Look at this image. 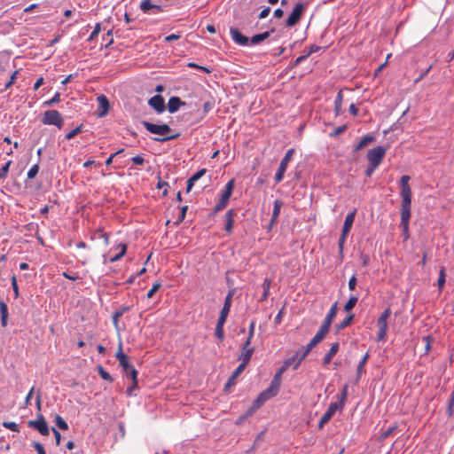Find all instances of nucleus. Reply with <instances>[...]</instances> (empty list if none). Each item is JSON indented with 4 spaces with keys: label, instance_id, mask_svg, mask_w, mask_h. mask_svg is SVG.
<instances>
[{
    "label": "nucleus",
    "instance_id": "obj_1",
    "mask_svg": "<svg viewBox=\"0 0 454 454\" xmlns=\"http://www.w3.org/2000/svg\"><path fill=\"white\" fill-rule=\"evenodd\" d=\"M410 176L403 175L400 178V195L402 198L401 202V221L400 224L403 228V237L404 240L409 239V222L411 219V189L409 184Z\"/></svg>",
    "mask_w": 454,
    "mask_h": 454
},
{
    "label": "nucleus",
    "instance_id": "obj_2",
    "mask_svg": "<svg viewBox=\"0 0 454 454\" xmlns=\"http://www.w3.org/2000/svg\"><path fill=\"white\" fill-rule=\"evenodd\" d=\"M143 126L145 128L147 131H149L152 134H156L159 136H161L160 137H153V139L157 142H166L173 139H176L179 137L180 134L176 133L174 135H169L171 132V128L168 124H154L152 122H149L147 121H144L142 122Z\"/></svg>",
    "mask_w": 454,
    "mask_h": 454
},
{
    "label": "nucleus",
    "instance_id": "obj_3",
    "mask_svg": "<svg viewBox=\"0 0 454 454\" xmlns=\"http://www.w3.org/2000/svg\"><path fill=\"white\" fill-rule=\"evenodd\" d=\"M118 359L120 365L122 367V370L126 375V377L129 378L132 381H134V386H137V371L134 368V366L129 364L128 356L122 352L121 343L119 345V349L115 355Z\"/></svg>",
    "mask_w": 454,
    "mask_h": 454
},
{
    "label": "nucleus",
    "instance_id": "obj_4",
    "mask_svg": "<svg viewBox=\"0 0 454 454\" xmlns=\"http://www.w3.org/2000/svg\"><path fill=\"white\" fill-rule=\"evenodd\" d=\"M356 214V209H354L352 212L348 213L346 215L344 224L342 227L341 235L339 239V244H338L340 253H342V251H343V247H344V243L346 241L347 236H348V232L350 231L352 225L354 223Z\"/></svg>",
    "mask_w": 454,
    "mask_h": 454
},
{
    "label": "nucleus",
    "instance_id": "obj_5",
    "mask_svg": "<svg viewBox=\"0 0 454 454\" xmlns=\"http://www.w3.org/2000/svg\"><path fill=\"white\" fill-rule=\"evenodd\" d=\"M42 122L45 125H55L61 129L64 121L60 113L57 110H48L43 114Z\"/></svg>",
    "mask_w": 454,
    "mask_h": 454
},
{
    "label": "nucleus",
    "instance_id": "obj_6",
    "mask_svg": "<svg viewBox=\"0 0 454 454\" xmlns=\"http://www.w3.org/2000/svg\"><path fill=\"white\" fill-rule=\"evenodd\" d=\"M233 187H234V180L231 179L226 184L225 190H224L223 193L222 194L219 202L214 207L213 215L223 210L227 206L229 199L231 198V196L232 194Z\"/></svg>",
    "mask_w": 454,
    "mask_h": 454
},
{
    "label": "nucleus",
    "instance_id": "obj_7",
    "mask_svg": "<svg viewBox=\"0 0 454 454\" xmlns=\"http://www.w3.org/2000/svg\"><path fill=\"white\" fill-rule=\"evenodd\" d=\"M386 153L387 149L383 146L379 145L373 147L368 151L367 160L370 164L379 167L381 161L383 160Z\"/></svg>",
    "mask_w": 454,
    "mask_h": 454
},
{
    "label": "nucleus",
    "instance_id": "obj_8",
    "mask_svg": "<svg viewBox=\"0 0 454 454\" xmlns=\"http://www.w3.org/2000/svg\"><path fill=\"white\" fill-rule=\"evenodd\" d=\"M294 153V149L291 148L286 152V155L281 160L278 169L274 177L276 183H280L283 180L285 172L287 168L288 163L290 162Z\"/></svg>",
    "mask_w": 454,
    "mask_h": 454
},
{
    "label": "nucleus",
    "instance_id": "obj_9",
    "mask_svg": "<svg viewBox=\"0 0 454 454\" xmlns=\"http://www.w3.org/2000/svg\"><path fill=\"white\" fill-rule=\"evenodd\" d=\"M306 5L302 3H298L295 4L294 10L288 16L286 25V27H294L301 20L304 11H305Z\"/></svg>",
    "mask_w": 454,
    "mask_h": 454
},
{
    "label": "nucleus",
    "instance_id": "obj_10",
    "mask_svg": "<svg viewBox=\"0 0 454 454\" xmlns=\"http://www.w3.org/2000/svg\"><path fill=\"white\" fill-rule=\"evenodd\" d=\"M342 403H330L328 409L324 413V415L321 417L319 422H318V427L322 428L333 417V415L337 411H341Z\"/></svg>",
    "mask_w": 454,
    "mask_h": 454
},
{
    "label": "nucleus",
    "instance_id": "obj_11",
    "mask_svg": "<svg viewBox=\"0 0 454 454\" xmlns=\"http://www.w3.org/2000/svg\"><path fill=\"white\" fill-rule=\"evenodd\" d=\"M28 426L36 429L42 435H49L50 430L44 417L40 414L35 420H29Z\"/></svg>",
    "mask_w": 454,
    "mask_h": 454
},
{
    "label": "nucleus",
    "instance_id": "obj_12",
    "mask_svg": "<svg viewBox=\"0 0 454 454\" xmlns=\"http://www.w3.org/2000/svg\"><path fill=\"white\" fill-rule=\"evenodd\" d=\"M254 352V348L251 346V341H249V339H247L241 346L240 354L238 359L248 364Z\"/></svg>",
    "mask_w": 454,
    "mask_h": 454
},
{
    "label": "nucleus",
    "instance_id": "obj_13",
    "mask_svg": "<svg viewBox=\"0 0 454 454\" xmlns=\"http://www.w3.org/2000/svg\"><path fill=\"white\" fill-rule=\"evenodd\" d=\"M140 10L145 14H158L163 12V8L159 4H154L152 0H143L140 4Z\"/></svg>",
    "mask_w": 454,
    "mask_h": 454
},
{
    "label": "nucleus",
    "instance_id": "obj_14",
    "mask_svg": "<svg viewBox=\"0 0 454 454\" xmlns=\"http://www.w3.org/2000/svg\"><path fill=\"white\" fill-rule=\"evenodd\" d=\"M230 35L235 43L241 46H247L249 44V38L243 35L238 28L231 27L230 28Z\"/></svg>",
    "mask_w": 454,
    "mask_h": 454
},
{
    "label": "nucleus",
    "instance_id": "obj_15",
    "mask_svg": "<svg viewBox=\"0 0 454 454\" xmlns=\"http://www.w3.org/2000/svg\"><path fill=\"white\" fill-rule=\"evenodd\" d=\"M148 104L157 113H162L165 110V101H164V98L160 95H155V96L152 97L149 99Z\"/></svg>",
    "mask_w": 454,
    "mask_h": 454
},
{
    "label": "nucleus",
    "instance_id": "obj_16",
    "mask_svg": "<svg viewBox=\"0 0 454 454\" xmlns=\"http://www.w3.org/2000/svg\"><path fill=\"white\" fill-rule=\"evenodd\" d=\"M282 381V374L278 372L274 375L269 387L266 388L268 392H270L272 395H277L280 389V385Z\"/></svg>",
    "mask_w": 454,
    "mask_h": 454
},
{
    "label": "nucleus",
    "instance_id": "obj_17",
    "mask_svg": "<svg viewBox=\"0 0 454 454\" xmlns=\"http://www.w3.org/2000/svg\"><path fill=\"white\" fill-rule=\"evenodd\" d=\"M271 397H274L270 392H268L266 389L263 390L257 398L254 401L251 410L255 411L259 409L267 400L270 399Z\"/></svg>",
    "mask_w": 454,
    "mask_h": 454
},
{
    "label": "nucleus",
    "instance_id": "obj_18",
    "mask_svg": "<svg viewBox=\"0 0 454 454\" xmlns=\"http://www.w3.org/2000/svg\"><path fill=\"white\" fill-rule=\"evenodd\" d=\"M271 397H274L270 392H268L266 389L263 390L257 398L254 401L251 410L255 411L259 409L267 400L270 399Z\"/></svg>",
    "mask_w": 454,
    "mask_h": 454
},
{
    "label": "nucleus",
    "instance_id": "obj_19",
    "mask_svg": "<svg viewBox=\"0 0 454 454\" xmlns=\"http://www.w3.org/2000/svg\"><path fill=\"white\" fill-rule=\"evenodd\" d=\"M377 325L379 329L377 334V340L385 341L387 332V320L378 318Z\"/></svg>",
    "mask_w": 454,
    "mask_h": 454
},
{
    "label": "nucleus",
    "instance_id": "obj_20",
    "mask_svg": "<svg viewBox=\"0 0 454 454\" xmlns=\"http://www.w3.org/2000/svg\"><path fill=\"white\" fill-rule=\"evenodd\" d=\"M185 102L182 101L178 97H171L168 101V110L169 113H176L180 106H184Z\"/></svg>",
    "mask_w": 454,
    "mask_h": 454
},
{
    "label": "nucleus",
    "instance_id": "obj_21",
    "mask_svg": "<svg viewBox=\"0 0 454 454\" xmlns=\"http://www.w3.org/2000/svg\"><path fill=\"white\" fill-rule=\"evenodd\" d=\"M235 215H236V212L234 209H229L225 215L224 230L228 234H231L232 231Z\"/></svg>",
    "mask_w": 454,
    "mask_h": 454
},
{
    "label": "nucleus",
    "instance_id": "obj_22",
    "mask_svg": "<svg viewBox=\"0 0 454 454\" xmlns=\"http://www.w3.org/2000/svg\"><path fill=\"white\" fill-rule=\"evenodd\" d=\"M98 102L100 107V111L98 113V116L103 117L107 114L109 110V101L106 96L101 95L98 97Z\"/></svg>",
    "mask_w": 454,
    "mask_h": 454
},
{
    "label": "nucleus",
    "instance_id": "obj_23",
    "mask_svg": "<svg viewBox=\"0 0 454 454\" xmlns=\"http://www.w3.org/2000/svg\"><path fill=\"white\" fill-rule=\"evenodd\" d=\"M339 348H340L339 342H334V343L332 344V346H331L330 349L328 350L327 354L323 358L324 365H328L331 363L333 357L339 351Z\"/></svg>",
    "mask_w": 454,
    "mask_h": 454
},
{
    "label": "nucleus",
    "instance_id": "obj_24",
    "mask_svg": "<svg viewBox=\"0 0 454 454\" xmlns=\"http://www.w3.org/2000/svg\"><path fill=\"white\" fill-rule=\"evenodd\" d=\"M207 172L206 168H201L199 171H197L195 174H193L188 180H187V187L186 192H190L192 189L194 183L198 181L200 177H202Z\"/></svg>",
    "mask_w": 454,
    "mask_h": 454
},
{
    "label": "nucleus",
    "instance_id": "obj_25",
    "mask_svg": "<svg viewBox=\"0 0 454 454\" xmlns=\"http://www.w3.org/2000/svg\"><path fill=\"white\" fill-rule=\"evenodd\" d=\"M342 102H343V95H342V90H339L337 95H336V98L334 99V114L336 116L340 115L342 114Z\"/></svg>",
    "mask_w": 454,
    "mask_h": 454
},
{
    "label": "nucleus",
    "instance_id": "obj_26",
    "mask_svg": "<svg viewBox=\"0 0 454 454\" xmlns=\"http://www.w3.org/2000/svg\"><path fill=\"white\" fill-rule=\"evenodd\" d=\"M233 295H234V289H231V290H230L228 292V294H227V295L225 297L224 303H223V306L222 310H221L222 313L229 315L230 310H231V302H232Z\"/></svg>",
    "mask_w": 454,
    "mask_h": 454
},
{
    "label": "nucleus",
    "instance_id": "obj_27",
    "mask_svg": "<svg viewBox=\"0 0 454 454\" xmlns=\"http://www.w3.org/2000/svg\"><path fill=\"white\" fill-rule=\"evenodd\" d=\"M272 32H273V30L266 31V32H263L261 34L254 35V36L251 37V39L249 40V43L251 44H258V43H262V41H264L265 39H267Z\"/></svg>",
    "mask_w": 454,
    "mask_h": 454
},
{
    "label": "nucleus",
    "instance_id": "obj_28",
    "mask_svg": "<svg viewBox=\"0 0 454 454\" xmlns=\"http://www.w3.org/2000/svg\"><path fill=\"white\" fill-rule=\"evenodd\" d=\"M0 315H1V325L3 327L7 325L8 319V308L7 305L0 300Z\"/></svg>",
    "mask_w": 454,
    "mask_h": 454
},
{
    "label": "nucleus",
    "instance_id": "obj_29",
    "mask_svg": "<svg viewBox=\"0 0 454 454\" xmlns=\"http://www.w3.org/2000/svg\"><path fill=\"white\" fill-rule=\"evenodd\" d=\"M283 202L279 200H275L273 211L271 215V224H274L277 222L278 217L279 216L280 210L282 207Z\"/></svg>",
    "mask_w": 454,
    "mask_h": 454
},
{
    "label": "nucleus",
    "instance_id": "obj_30",
    "mask_svg": "<svg viewBox=\"0 0 454 454\" xmlns=\"http://www.w3.org/2000/svg\"><path fill=\"white\" fill-rule=\"evenodd\" d=\"M374 139H375V137L372 135H366V136L363 137L362 139L356 145L355 151H356V152L360 151L368 144L372 143L374 141Z\"/></svg>",
    "mask_w": 454,
    "mask_h": 454
},
{
    "label": "nucleus",
    "instance_id": "obj_31",
    "mask_svg": "<svg viewBox=\"0 0 454 454\" xmlns=\"http://www.w3.org/2000/svg\"><path fill=\"white\" fill-rule=\"evenodd\" d=\"M296 359H297V356H294L292 357L287 358L286 360L284 361L283 364L278 370V372L279 373L283 374L289 367H291V366L294 367Z\"/></svg>",
    "mask_w": 454,
    "mask_h": 454
},
{
    "label": "nucleus",
    "instance_id": "obj_32",
    "mask_svg": "<svg viewBox=\"0 0 454 454\" xmlns=\"http://www.w3.org/2000/svg\"><path fill=\"white\" fill-rule=\"evenodd\" d=\"M270 286H271V280L270 278H266L262 283L263 292H262V294L260 299L261 301H266L269 298Z\"/></svg>",
    "mask_w": 454,
    "mask_h": 454
},
{
    "label": "nucleus",
    "instance_id": "obj_33",
    "mask_svg": "<svg viewBox=\"0 0 454 454\" xmlns=\"http://www.w3.org/2000/svg\"><path fill=\"white\" fill-rule=\"evenodd\" d=\"M324 338L325 336L317 332L316 335L307 344L306 348L311 351Z\"/></svg>",
    "mask_w": 454,
    "mask_h": 454
},
{
    "label": "nucleus",
    "instance_id": "obj_34",
    "mask_svg": "<svg viewBox=\"0 0 454 454\" xmlns=\"http://www.w3.org/2000/svg\"><path fill=\"white\" fill-rule=\"evenodd\" d=\"M129 310V307H124L114 313L113 324L115 326V328H118V322H119L120 317H122V315Z\"/></svg>",
    "mask_w": 454,
    "mask_h": 454
},
{
    "label": "nucleus",
    "instance_id": "obj_35",
    "mask_svg": "<svg viewBox=\"0 0 454 454\" xmlns=\"http://www.w3.org/2000/svg\"><path fill=\"white\" fill-rule=\"evenodd\" d=\"M369 356H370V355L367 352L364 356L362 360L359 362V364L357 365V372H356L357 379H360L362 373L364 372V366H365V364L367 363V360H368Z\"/></svg>",
    "mask_w": 454,
    "mask_h": 454
},
{
    "label": "nucleus",
    "instance_id": "obj_36",
    "mask_svg": "<svg viewBox=\"0 0 454 454\" xmlns=\"http://www.w3.org/2000/svg\"><path fill=\"white\" fill-rule=\"evenodd\" d=\"M445 281H446L445 269H444V267H442L440 270L439 278L437 280V286H438V289L440 292L443 289Z\"/></svg>",
    "mask_w": 454,
    "mask_h": 454
},
{
    "label": "nucleus",
    "instance_id": "obj_37",
    "mask_svg": "<svg viewBox=\"0 0 454 454\" xmlns=\"http://www.w3.org/2000/svg\"><path fill=\"white\" fill-rule=\"evenodd\" d=\"M358 301V297L355 295H351L348 301L344 305V310L346 312H349L353 309Z\"/></svg>",
    "mask_w": 454,
    "mask_h": 454
},
{
    "label": "nucleus",
    "instance_id": "obj_38",
    "mask_svg": "<svg viewBox=\"0 0 454 454\" xmlns=\"http://www.w3.org/2000/svg\"><path fill=\"white\" fill-rule=\"evenodd\" d=\"M332 322H333V320L328 319V318L325 317L324 319L323 324L321 325V326H320V328H319V330L317 332L320 333L322 335H324L325 337V335L329 332V329H330Z\"/></svg>",
    "mask_w": 454,
    "mask_h": 454
},
{
    "label": "nucleus",
    "instance_id": "obj_39",
    "mask_svg": "<svg viewBox=\"0 0 454 454\" xmlns=\"http://www.w3.org/2000/svg\"><path fill=\"white\" fill-rule=\"evenodd\" d=\"M118 248H120V252L117 254H115L114 257L110 258L111 262L119 261L125 254V253L127 251V245L121 243L118 246Z\"/></svg>",
    "mask_w": 454,
    "mask_h": 454
},
{
    "label": "nucleus",
    "instance_id": "obj_40",
    "mask_svg": "<svg viewBox=\"0 0 454 454\" xmlns=\"http://www.w3.org/2000/svg\"><path fill=\"white\" fill-rule=\"evenodd\" d=\"M55 423L59 428L61 430H67L68 424L65 421V419L60 415L55 416Z\"/></svg>",
    "mask_w": 454,
    "mask_h": 454
},
{
    "label": "nucleus",
    "instance_id": "obj_41",
    "mask_svg": "<svg viewBox=\"0 0 454 454\" xmlns=\"http://www.w3.org/2000/svg\"><path fill=\"white\" fill-rule=\"evenodd\" d=\"M82 128H83V125L81 124L79 125L78 127H76L75 129H72L71 131H69L67 135H66V139L67 140H70L72 138H74L76 135L80 134L81 132H82Z\"/></svg>",
    "mask_w": 454,
    "mask_h": 454
},
{
    "label": "nucleus",
    "instance_id": "obj_42",
    "mask_svg": "<svg viewBox=\"0 0 454 454\" xmlns=\"http://www.w3.org/2000/svg\"><path fill=\"white\" fill-rule=\"evenodd\" d=\"M309 352L310 351L305 348L301 356H297V359L295 360V364L294 365V370H296L300 366L301 361L305 359V357L309 354ZM295 356H298V354H296Z\"/></svg>",
    "mask_w": 454,
    "mask_h": 454
},
{
    "label": "nucleus",
    "instance_id": "obj_43",
    "mask_svg": "<svg viewBox=\"0 0 454 454\" xmlns=\"http://www.w3.org/2000/svg\"><path fill=\"white\" fill-rule=\"evenodd\" d=\"M247 366V364L241 361L239 365L232 372V374H231L232 379H237L242 373V372L245 370V368Z\"/></svg>",
    "mask_w": 454,
    "mask_h": 454
},
{
    "label": "nucleus",
    "instance_id": "obj_44",
    "mask_svg": "<svg viewBox=\"0 0 454 454\" xmlns=\"http://www.w3.org/2000/svg\"><path fill=\"white\" fill-rule=\"evenodd\" d=\"M98 373H99L100 377H101L103 380H107V381H110V382H112V381H113V378H112V376L110 375V373H109V372H107L106 371H105V370H104V368H103L101 365H99V366L98 367Z\"/></svg>",
    "mask_w": 454,
    "mask_h": 454
},
{
    "label": "nucleus",
    "instance_id": "obj_45",
    "mask_svg": "<svg viewBox=\"0 0 454 454\" xmlns=\"http://www.w3.org/2000/svg\"><path fill=\"white\" fill-rule=\"evenodd\" d=\"M158 179H159V181L157 183L156 188L157 189L164 188L162 195L163 196H167V194H168V188L169 187L168 184L167 182L161 180L160 176L158 177Z\"/></svg>",
    "mask_w": 454,
    "mask_h": 454
},
{
    "label": "nucleus",
    "instance_id": "obj_46",
    "mask_svg": "<svg viewBox=\"0 0 454 454\" xmlns=\"http://www.w3.org/2000/svg\"><path fill=\"white\" fill-rule=\"evenodd\" d=\"M160 286H161V283L160 282H159V281L155 282L153 285L152 288L148 291V293L146 294L147 298L148 299L153 298L154 294L160 288Z\"/></svg>",
    "mask_w": 454,
    "mask_h": 454
},
{
    "label": "nucleus",
    "instance_id": "obj_47",
    "mask_svg": "<svg viewBox=\"0 0 454 454\" xmlns=\"http://www.w3.org/2000/svg\"><path fill=\"white\" fill-rule=\"evenodd\" d=\"M337 302H334L332 307L330 308L328 313L326 314V318L333 320V318L336 317L337 314Z\"/></svg>",
    "mask_w": 454,
    "mask_h": 454
},
{
    "label": "nucleus",
    "instance_id": "obj_48",
    "mask_svg": "<svg viewBox=\"0 0 454 454\" xmlns=\"http://www.w3.org/2000/svg\"><path fill=\"white\" fill-rule=\"evenodd\" d=\"M348 386L347 384L344 385L342 387L340 395V400L337 402V403H342V408L344 407L345 401L348 397Z\"/></svg>",
    "mask_w": 454,
    "mask_h": 454
},
{
    "label": "nucleus",
    "instance_id": "obj_49",
    "mask_svg": "<svg viewBox=\"0 0 454 454\" xmlns=\"http://www.w3.org/2000/svg\"><path fill=\"white\" fill-rule=\"evenodd\" d=\"M353 317H354L353 315L348 316L342 322H340L337 325L338 330H341V329H344L345 327L348 326L350 325L351 321L353 320Z\"/></svg>",
    "mask_w": 454,
    "mask_h": 454
},
{
    "label": "nucleus",
    "instance_id": "obj_50",
    "mask_svg": "<svg viewBox=\"0 0 454 454\" xmlns=\"http://www.w3.org/2000/svg\"><path fill=\"white\" fill-rule=\"evenodd\" d=\"M11 164L12 160H9L0 168V179H4L7 176Z\"/></svg>",
    "mask_w": 454,
    "mask_h": 454
},
{
    "label": "nucleus",
    "instance_id": "obj_51",
    "mask_svg": "<svg viewBox=\"0 0 454 454\" xmlns=\"http://www.w3.org/2000/svg\"><path fill=\"white\" fill-rule=\"evenodd\" d=\"M39 166L37 164L33 165L27 171V176L28 179H33L38 173Z\"/></svg>",
    "mask_w": 454,
    "mask_h": 454
},
{
    "label": "nucleus",
    "instance_id": "obj_52",
    "mask_svg": "<svg viewBox=\"0 0 454 454\" xmlns=\"http://www.w3.org/2000/svg\"><path fill=\"white\" fill-rule=\"evenodd\" d=\"M3 426L12 432H19L18 425L15 422H4Z\"/></svg>",
    "mask_w": 454,
    "mask_h": 454
},
{
    "label": "nucleus",
    "instance_id": "obj_53",
    "mask_svg": "<svg viewBox=\"0 0 454 454\" xmlns=\"http://www.w3.org/2000/svg\"><path fill=\"white\" fill-rule=\"evenodd\" d=\"M187 66H188L189 67H191V68H196V69L202 70V71H204V72H205V73H207V74H209V73L211 72V70H210L209 68H207V67H206L200 66V65H198V64H196V63H193V62H190V63H188V65H187Z\"/></svg>",
    "mask_w": 454,
    "mask_h": 454
},
{
    "label": "nucleus",
    "instance_id": "obj_54",
    "mask_svg": "<svg viewBox=\"0 0 454 454\" xmlns=\"http://www.w3.org/2000/svg\"><path fill=\"white\" fill-rule=\"evenodd\" d=\"M422 340L425 342V351L427 353L431 348L432 338L430 335H427L422 338Z\"/></svg>",
    "mask_w": 454,
    "mask_h": 454
},
{
    "label": "nucleus",
    "instance_id": "obj_55",
    "mask_svg": "<svg viewBox=\"0 0 454 454\" xmlns=\"http://www.w3.org/2000/svg\"><path fill=\"white\" fill-rule=\"evenodd\" d=\"M254 327H255V322L254 320H252L250 322V325H249V328H248V336L247 339H249V341H252V339L254 337Z\"/></svg>",
    "mask_w": 454,
    "mask_h": 454
},
{
    "label": "nucleus",
    "instance_id": "obj_56",
    "mask_svg": "<svg viewBox=\"0 0 454 454\" xmlns=\"http://www.w3.org/2000/svg\"><path fill=\"white\" fill-rule=\"evenodd\" d=\"M215 336L220 340H223V337H224L223 326H220V325L215 326Z\"/></svg>",
    "mask_w": 454,
    "mask_h": 454
},
{
    "label": "nucleus",
    "instance_id": "obj_57",
    "mask_svg": "<svg viewBox=\"0 0 454 454\" xmlns=\"http://www.w3.org/2000/svg\"><path fill=\"white\" fill-rule=\"evenodd\" d=\"M12 289H13V292H14L15 298H18V296H19V286H18L17 279H16L15 276L12 277Z\"/></svg>",
    "mask_w": 454,
    "mask_h": 454
},
{
    "label": "nucleus",
    "instance_id": "obj_58",
    "mask_svg": "<svg viewBox=\"0 0 454 454\" xmlns=\"http://www.w3.org/2000/svg\"><path fill=\"white\" fill-rule=\"evenodd\" d=\"M19 71L16 70L12 73V74L11 75L10 77V80L8 81V82L5 84V89H8L10 88L15 82H16V79H17V74H18Z\"/></svg>",
    "mask_w": 454,
    "mask_h": 454
},
{
    "label": "nucleus",
    "instance_id": "obj_59",
    "mask_svg": "<svg viewBox=\"0 0 454 454\" xmlns=\"http://www.w3.org/2000/svg\"><path fill=\"white\" fill-rule=\"evenodd\" d=\"M396 428H397L396 426H393V427H389L388 429H387L385 432L382 433L380 438L385 439V438L389 437L390 435H392V434L394 433V431Z\"/></svg>",
    "mask_w": 454,
    "mask_h": 454
},
{
    "label": "nucleus",
    "instance_id": "obj_60",
    "mask_svg": "<svg viewBox=\"0 0 454 454\" xmlns=\"http://www.w3.org/2000/svg\"><path fill=\"white\" fill-rule=\"evenodd\" d=\"M51 432L53 433V434L55 436L56 445L59 446L60 442H61V434H60V433L55 427L51 428Z\"/></svg>",
    "mask_w": 454,
    "mask_h": 454
},
{
    "label": "nucleus",
    "instance_id": "obj_61",
    "mask_svg": "<svg viewBox=\"0 0 454 454\" xmlns=\"http://www.w3.org/2000/svg\"><path fill=\"white\" fill-rule=\"evenodd\" d=\"M59 100H60V95L59 92H56L55 95L53 96V98L51 99L46 101L44 104L47 106H51L54 103L59 102Z\"/></svg>",
    "mask_w": 454,
    "mask_h": 454
},
{
    "label": "nucleus",
    "instance_id": "obj_62",
    "mask_svg": "<svg viewBox=\"0 0 454 454\" xmlns=\"http://www.w3.org/2000/svg\"><path fill=\"white\" fill-rule=\"evenodd\" d=\"M33 446L38 454H46L43 446L40 442H35Z\"/></svg>",
    "mask_w": 454,
    "mask_h": 454
},
{
    "label": "nucleus",
    "instance_id": "obj_63",
    "mask_svg": "<svg viewBox=\"0 0 454 454\" xmlns=\"http://www.w3.org/2000/svg\"><path fill=\"white\" fill-rule=\"evenodd\" d=\"M227 317H228V314L220 312V316H219L216 325L223 326L226 322Z\"/></svg>",
    "mask_w": 454,
    "mask_h": 454
},
{
    "label": "nucleus",
    "instance_id": "obj_64",
    "mask_svg": "<svg viewBox=\"0 0 454 454\" xmlns=\"http://www.w3.org/2000/svg\"><path fill=\"white\" fill-rule=\"evenodd\" d=\"M356 277L353 275L349 280H348V288L349 290L353 291L356 289Z\"/></svg>",
    "mask_w": 454,
    "mask_h": 454
}]
</instances>
